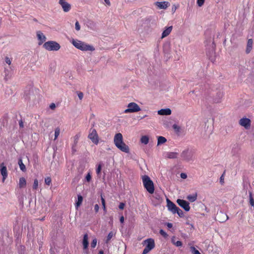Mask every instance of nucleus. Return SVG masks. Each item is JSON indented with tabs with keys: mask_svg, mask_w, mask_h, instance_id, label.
<instances>
[{
	"mask_svg": "<svg viewBox=\"0 0 254 254\" xmlns=\"http://www.w3.org/2000/svg\"><path fill=\"white\" fill-rule=\"evenodd\" d=\"M26 185V181L24 178L21 177L19 179V187L20 188H23L25 187Z\"/></svg>",
	"mask_w": 254,
	"mask_h": 254,
	"instance_id": "24",
	"label": "nucleus"
},
{
	"mask_svg": "<svg viewBox=\"0 0 254 254\" xmlns=\"http://www.w3.org/2000/svg\"><path fill=\"white\" fill-rule=\"evenodd\" d=\"M249 203L252 206L254 207V199L253 196V193L252 191H249Z\"/></svg>",
	"mask_w": 254,
	"mask_h": 254,
	"instance_id": "30",
	"label": "nucleus"
},
{
	"mask_svg": "<svg viewBox=\"0 0 254 254\" xmlns=\"http://www.w3.org/2000/svg\"><path fill=\"white\" fill-rule=\"evenodd\" d=\"M77 95L80 100H82L83 97V94L81 92H78Z\"/></svg>",
	"mask_w": 254,
	"mask_h": 254,
	"instance_id": "47",
	"label": "nucleus"
},
{
	"mask_svg": "<svg viewBox=\"0 0 254 254\" xmlns=\"http://www.w3.org/2000/svg\"><path fill=\"white\" fill-rule=\"evenodd\" d=\"M143 20H144L145 22L148 23H149L151 21V18L150 17H146Z\"/></svg>",
	"mask_w": 254,
	"mask_h": 254,
	"instance_id": "50",
	"label": "nucleus"
},
{
	"mask_svg": "<svg viewBox=\"0 0 254 254\" xmlns=\"http://www.w3.org/2000/svg\"><path fill=\"white\" fill-rule=\"evenodd\" d=\"M220 182L221 184H223L224 183V178H223V175H222L220 179Z\"/></svg>",
	"mask_w": 254,
	"mask_h": 254,
	"instance_id": "56",
	"label": "nucleus"
},
{
	"mask_svg": "<svg viewBox=\"0 0 254 254\" xmlns=\"http://www.w3.org/2000/svg\"><path fill=\"white\" fill-rule=\"evenodd\" d=\"M83 201V197L81 195H78L77 201L75 203V206L76 208L80 206Z\"/></svg>",
	"mask_w": 254,
	"mask_h": 254,
	"instance_id": "26",
	"label": "nucleus"
},
{
	"mask_svg": "<svg viewBox=\"0 0 254 254\" xmlns=\"http://www.w3.org/2000/svg\"><path fill=\"white\" fill-rule=\"evenodd\" d=\"M0 173L2 176V181L3 182L7 177V169L3 163L0 164Z\"/></svg>",
	"mask_w": 254,
	"mask_h": 254,
	"instance_id": "14",
	"label": "nucleus"
},
{
	"mask_svg": "<svg viewBox=\"0 0 254 254\" xmlns=\"http://www.w3.org/2000/svg\"><path fill=\"white\" fill-rule=\"evenodd\" d=\"M87 182H89L91 179V176L90 173H88L85 177Z\"/></svg>",
	"mask_w": 254,
	"mask_h": 254,
	"instance_id": "46",
	"label": "nucleus"
},
{
	"mask_svg": "<svg viewBox=\"0 0 254 254\" xmlns=\"http://www.w3.org/2000/svg\"><path fill=\"white\" fill-rule=\"evenodd\" d=\"M19 125L20 127H21V128H23V127L24 125H23V122H22V120H20L19 122Z\"/></svg>",
	"mask_w": 254,
	"mask_h": 254,
	"instance_id": "54",
	"label": "nucleus"
},
{
	"mask_svg": "<svg viewBox=\"0 0 254 254\" xmlns=\"http://www.w3.org/2000/svg\"><path fill=\"white\" fill-rule=\"evenodd\" d=\"M125 204L123 202H121L119 204V208L120 209H124V207H125Z\"/></svg>",
	"mask_w": 254,
	"mask_h": 254,
	"instance_id": "49",
	"label": "nucleus"
},
{
	"mask_svg": "<svg viewBox=\"0 0 254 254\" xmlns=\"http://www.w3.org/2000/svg\"><path fill=\"white\" fill-rule=\"evenodd\" d=\"M154 4L158 8L163 9H166L170 5L168 1H156Z\"/></svg>",
	"mask_w": 254,
	"mask_h": 254,
	"instance_id": "13",
	"label": "nucleus"
},
{
	"mask_svg": "<svg viewBox=\"0 0 254 254\" xmlns=\"http://www.w3.org/2000/svg\"><path fill=\"white\" fill-rule=\"evenodd\" d=\"M94 126V123H93L92 125V127L93 128V127Z\"/></svg>",
	"mask_w": 254,
	"mask_h": 254,
	"instance_id": "63",
	"label": "nucleus"
},
{
	"mask_svg": "<svg viewBox=\"0 0 254 254\" xmlns=\"http://www.w3.org/2000/svg\"><path fill=\"white\" fill-rule=\"evenodd\" d=\"M51 179L50 177H47L45 179V184L47 185H50L51 183Z\"/></svg>",
	"mask_w": 254,
	"mask_h": 254,
	"instance_id": "42",
	"label": "nucleus"
},
{
	"mask_svg": "<svg viewBox=\"0 0 254 254\" xmlns=\"http://www.w3.org/2000/svg\"><path fill=\"white\" fill-rule=\"evenodd\" d=\"M190 250L192 254H201L200 252L195 248L194 247H190Z\"/></svg>",
	"mask_w": 254,
	"mask_h": 254,
	"instance_id": "33",
	"label": "nucleus"
},
{
	"mask_svg": "<svg viewBox=\"0 0 254 254\" xmlns=\"http://www.w3.org/2000/svg\"><path fill=\"white\" fill-rule=\"evenodd\" d=\"M147 116L146 115H145L144 116H143V117L141 118V119H143L144 118V117H146Z\"/></svg>",
	"mask_w": 254,
	"mask_h": 254,
	"instance_id": "64",
	"label": "nucleus"
},
{
	"mask_svg": "<svg viewBox=\"0 0 254 254\" xmlns=\"http://www.w3.org/2000/svg\"><path fill=\"white\" fill-rule=\"evenodd\" d=\"M140 141L142 143L144 144H148L149 142V137L147 135H143L140 138Z\"/></svg>",
	"mask_w": 254,
	"mask_h": 254,
	"instance_id": "27",
	"label": "nucleus"
},
{
	"mask_svg": "<svg viewBox=\"0 0 254 254\" xmlns=\"http://www.w3.org/2000/svg\"><path fill=\"white\" fill-rule=\"evenodd\" d=\"M239 124L246 129H249L251 127V120L247 118H243L240 120Z\"/></svg>",
	"mask_w": 254,
	"mask_h": 254,
	"instance_id": "10",
	"label": "nucleus"
},
{
	"mask_svg": "<svg viewBox=\"0 0 254 254\" xmlns=\"http://www.w3.org/2000/svg\"><path fill=\"white\" fill-rule=\"evenodd\" d=\"M18 164L19 166L20 170L22 171H23V172L26 171V167H25V165L23 164V163L22 162V160L21 158H19L18 161Z\"/></svg>",
	"mask_w": 254,
	"mask_h": 254,
	"instance_id": "23",
	"label": "nucleus"
},
{
	"mask_svg": "<svg viewBox=\"0 0 254 254\" xmlns=\"http://www.w3.org/2000/svg\"><path fill=\"white\" fill-rule=\"evenodd\" d=\"M167 141V139L163 136H159L158 137L157 145H159L163 143H165Z\"/></svg>",
	"mask_w": 254,
	"mask_h": 254,
	"instance_id": "28",
	"label": "nucleus"
},
{
	"mask_svg": "<svg viewBox=\"0 0 254 254\" xmlns=\"http://www.w3.org/2000/svg\"><path fill=\"white\" fill-rule=\"evenodd\" d=\"M60 133V129L59 127H57L55 130V140L57 138Z\"/></svg>",
	"mask_w": 254,
	"mask_h": 254,
	"instance_id": "35",
	"label": "nucleus"
},
{
	"mask_svg": "<svg viewBox=\"0 0 254 254\" xmlns=\"http://www.w3.org/2000/svg\"><path fill=\"white\" fill-rule=\"evenodd\" d=\"M105 3L109 6L111 5V2L109 0H104Z\"/></svg>",
	"mask_w": 254,
	"mask_h": 254,
	"instance_id": "59",
	"label": "nucleus"
},
{
	"mask_svg": "<svg viewBox=\"0 0 254 254\" xmlns=\"http://www.w3.org/2000/svg\"><path fill=\"white\" fill-rule=\"evenodd\" d=\"M181 156L183 160L186 161H190L193 160V154L191 150L187 149L182 152Z\"/></svg>",
	"mask_w": 254,
	"mask_h": 254,
	"instance_id": "7",
	"label": "nucleus"
},
{
	"mask_svg": "<svg viewBox=\"0 0 254 254\" xmlns=\"http://www.w3.org/2000/svg\"><path fill=\"white\" fill-rule=\"evenodd\" d=\"M80 50L82 51H93L95 50L94 47L90 45H89L84 42H82Z\"/></svg>",
	"mask_w": 254,
	"mask_h": 254,
	"instance_id": "11",
	"label": "nucleus"
},
{
	"mask_svg": "<svg viewBox=\"0 0 254 254\" xmlns=\"http://www.w3.org/2000/svg\"><path fill=\"white\" fill-rule=\"evenodd\" d=\"M91 141L96 145L99 143V136L96 130L91 127L89 130V133L88 136Z\"/></svg>",
	"mask_w": 254,
	"mask_h": 254,
	"instance_id": "5",
	"label": "nucleus"
},
{
	"mask_svg": "<svg viewBox=\"0 0 254 254\" xmlns=\"http://www.w3.org/2000/svg\"><path fill=\"white\" fill-rule=\"evenodd\" d=\"M101 202H102V205L103 208L104 210L106 212V205H105V200L102 197V196H101Z\"/></svg>",
	"mask_w": 254,
	"mask_h": 254,
	"instance_id": "40",
	"label": "nucleus"
},
{
	"mask_svg": "<svg viewBox=\"0 0 254 254\" xmlns=\"http://www.w3.org/2000/svg\"><path fill=\"white\" fill-rule=\"evenodd\" d=\"M144 243L146 246L142 254H147L155 247L154 240L152 238H149L144 241Z\"/></svg>",
	"mask_w": 254,
	"mask_h": 254,
	"instance_id": "4",
	"label": "nucleus"
},
{
	"mask_svg": "<svg viewBox=\"0 0 254 254\" xmlns=\"http://www.w3.org/2000/svg\"><path fill=\"white\" fill-rule=\"evenodd\" d=\"M99 209V206L98 204H95L94 206V210L96 212H98Z\"/></svg>",
	"mask_w": 254,
	"mask_h": 254,
	"instance_id": "51",
	"label": "nucleus"
},
{
	"mask_svg": "<svg viewBox=\"0 0 254 254\" xmlns=\"http://www.w3.org/2000/svg\"><path fill=\"white\" fill-rule=\"evenodd\" d=\"M176 7H172V10L173 12H174L176 11Z\"/></svg>",
	"mask_w": 254,
	"mask_h": 254,
	"instance_id": "61",
	"label": "nucleus"
},
{
	"mask_svg": "<svg viewBox=\"0 0 254 254\" xmlns=\"http://www.w3.org/2000/svg\"><path fill=\"white\" fill-rule=\"evenodd\" d=\"M141 110L139 106L134 102L129 103L127 105V109L124 111L125 113H134Z\"/></svg>",
	"mask_w": 254,
	"mask_h": 254,
	"instance_id": "6",
	"label": "nucleus"
},
{
	"mask_svg": "<svg viewBox=\"0 0 254 254\" xmlns=\"http://www.w3.org/2000/svg\"><path fill=\"white\" fill-rule=\"evenodd\" d=\"M113 236V233L112 232H110L107 237L106 243H108Z\"/></svg>",
	"mask_w": 254,
	"mask_h": 254,
	"instance_id": "36",
	"label": "nucleus"
},
{
	"mask_svg": "<svg viewBox=\"0 0 254 254\" xmlns=\"http://www.w3.org/2000/svg\"><path fill=\"white\" fill-rule=\"evenodd\" d=\"M102 169V165L101 164H99L96 169V174L99 175Z\"/></svg>",
	"mask_w": 254,
	"mask_h": 254,
	"instance_id": "37",
	"label": "nucleus"
},
{
	"mask_svg": "<svg viewBox=\"0 0 254 254\" xmlns=\"http://www.w3.org/2000/svg\"><path fill=\"white\" fill-rule=\"evenodd\" d=\"M142 183L144 187L146 190L151 194L154 192V186L153 181L147 175H144L142 177Z\"/></svg>",
	"mask_w": 254,
	"mask_h": 254,
	"instance_id": "2",
	"label": "nucleus"
},
{
	"mask_svg": "<svg viewBox=\"0 0 254 254\" xmlns=\"http://www.w3.org/2000/svg\"><path fill=\"white\" fill-rule=\"evenodd\" d=\"M114 142L116 146L121 151L125 153H129V147L124 142L123 135L121 133L115 134Z\"/></svg>",
	"mask_w": 254,
	"mask_h": 254,
	"instance_id": "1",
	"label": "nucleus"
},
{
	"mask_svg": "<svg viewBox=\"0 0 254 254\" xmlns=\"http://www.w3.org/2000/svg\"><path fill=\"white\" fill-rule=\"evenodd\" d=\"M217 217L218 221L221 223L224 222L229 218L226 214L222 212H220L219 213H217Z\"/></svg>",
	"mask_w": 254,
	"mask_h": 254,
	"instance_id": "15",
	"label": "nucleus"
},
{
	"mask_svg": "<svg viewBox=\"0 0 254 254\" xmlns=\"http://www.w3.org/2000/svg\"><path fill=\"white\" fill-rule=\"evenodd\" d=\"M172 29L173 27L172 26L166 27L162 33L161 38L163 39L168 36L171 32Z\"/></svg>",
	"mask_w": 254,
	"mask_h": 254,
	"instance_id": "18",
	"label": "nucleus"
},
{
	"mask_svg": "<svg viewBox=\"0 0 254 254\" xmlns=\"http://www.w3.org/2000/svg\"><path fill=\"white\" fill-rule=\"evenodd\" d=\"M253 40L252 39H249L248 41L247 48H246V52L247 54L250 53V52L251 51V50L252 49V47H253Z\"/></svg>",
	"mask_w": 254,
	"mask_h": 254,
	"instance_id": "21",
	"label": "nucleus"
},
{
	"mask_svg": "<svg viewBox=\"0 0 254 254\" xmlns=\"http://www.w3.org/2000/svg\"><path fill=\"white\" fill-rule=\"evenodd\" d=\"M174 244L177 247H180L182 246V242L180 241H177L176 242H174Z\"/></svg>",
	"mask_w": 254,
	"mask_h": 254,
	"instance_id": "48",
	"label": "nucleus"
},
{
	"mask_svg": "<svg viewBox=\"0 0 254 254\" xmlns=\"http://www.w3.org/2000/svg\"><path fill=\"white\" fill-rule=\"evenodd\" d=\"M176 213H177L178 215L180 217H184L185 216L183 211L179 207L177 208V211H176Z\"/></svg>",
	"mask_w": 254,
	"mask_h": 254,
	"instance_id": "32",
	"label": "nucleus"
},
{
	"mask_svg": "<svg viewBox=\"0 0 254 254\" xmlns=\"http://www.w3.org/2000/svg\"><path fill=\"white\" fill-rule=\"evenodd\" d=\"M218 94V98H216L214 100V102H215V103H219L221 101V99L223 97V94L221 92H218L217 93Z\"/></svg>",
	"mask_w": 254,
	"mask_h": 254,
	"instance_id": "31",
	"label": "nucleus"
},
{
	"mask_svg": "<svg viewBox=\"0 0 254 254\" xmlns=\"http://www.w3.org/2000/svg\"><path fill=\"white\" fill-rule=\"evenodd\" d=\"M37 36L38 40L40 41L39 43V45H41L46 41V38L45 36L40 31L37 32Z\"/></svg>",
	"mask_w": 254,
	"mask_h": 254,
	"instance_id": "16",
	"label": "nucleus"
},
{
	"mask_svg": "<svg viewBox=\"0 0 254 254\" xmlns=\"http://www.w3.org/2000/svg\"><path fill=\"white\" fill-rule=\"evenodd\" d=\"M178 155L177 152H167L165 153V157L169 159H175L177 158Z\"/></svg>",
	"mask_w": 254,
	"mask_h": 254,
	"instance_id": "20",
	"label": "nucleus"
},
{
	"mask_svg": "<svg viewBox=\"0 0 254 254\" xmlns=\"http://www.w3.org/2000/svg\"><path fill=\"white\" fill-rule=\"evenodd\" d=\"M177 202L178 205L182 207L186 211H189L190 209V203L184 199H178Z\"/></svg>",
	"mask_w": 254,
	"mask_h": 254,
	"instance_id": "8",
	"label": "nucleus"
},
{
	"mask_svg": "<svg viewBox=\"0 0 254 254\" xmlns=\"http://www.w3.org/2000/svg\"><path fill=\"white\" fill-rule=\"evenodd\" d=\"M82 245L83 246V249L84 250H87L89 245L88 237L87 234H85L83 236Z\"/></svg>",
	"mask_w": 254,
	"mask_h": 254,
	"instance_id": "17",
	"label": "nucleus"
},
{
	"mask_svg": "<svg viewBox=\"0 0 254 254\" xmlns=\"http://www.w3.org/2000/svg\"><path fill=\"white\" fill-rule=\"evenodd\" d=\"M38 181L37 179H35L34 181V183H33V189L34 190H36L38 188Z\"/></svg>",
	"mask_w": 254,
	"mask_h": 254,
	"instance_id": "34",
	"label": "nucleus"
},
{
	"mask_svg": "<svg viewBox=\"0 0 254 254\" xmlns=\"http://www.w3.org/2000/svg\"><path fill=\"white\" fill-rule=\"evenodd\" d=\"M205 0H197V4L198 6H201L204 2Z\"/></svg>",
	"mask_w": 254,
	"mask_h": 254,
	"instance_id": "44",
	"label": "nucleus"
},
{
	"mask_svg": "<svg viewBox=\"0 0 254 254\" xmlns=\"http://www.w3.org/2000/svg\"><path fill=\"white\" fill-rule=\"evenodd\" d=\"M97 245V239L96 238H94L92 240L91 243V247L92 248H95L96 246Z\"/></svg>",
	"mask_w": 254,
	"mask_h": 254,
	"instance_id": "39",
	"label": "nucleus"
},
{
	"mask_svg": "<svg viewBox=\"0 0 254 254\" xmlns=\"http://www.w3.org/2000/svg\"><path fill=\"white\" fill-rule=\"evenodd\" d=\"M77 140H78V137H77L76 138V139H75V141H74V144L72 146V151L73 153L76 151L75 147L76 146V144L77 143Z\"/></svg>",
	"mask_w": 254,
	"mask_h": 254,
	"instance_id": "38",
	"label": "nucleus"
},
{
	"mask_svg": "<svg viewBox=\"0 0 254 254\" xmlns=\"http://www.w3.org/2000/svg\"><path fill=\"white\" fill-rule=\"evenodd\" d=\"M187 199L190 202H193L195 201L197 199V194L196 193L191 194L187 196Z\"/></svg>",
	"mask_w": 254,
	"mask_h": 254,
	"instance_id": "25",
	"label": "nucleus"
},
{
	"mask_svg": "<svg viewBox=\"0 0 254 254\" xmlns=\"http://www.w3.org/2000/svg\"><path fill=\"white\" fill-rule=\"evenodd\" d=\"M173 128L177 132H179L180 131V127L177 125L176 124H174L173 125Z\"/></svg>",
	"mask_w": 254,
	"mask_h": 254,
	"instance_id": "41",
	"label": "nucleus"
},
{
	"mask_svg": "<svg viewBox=\"0 0 254 254\" xmlns=\"http://www.w3.org/2000/svg\"><path fill=\"white\" fill-rule=\"evenodd\" d=\"M181 177L182 178V179H186L187 177V174H186L185 173H181Z\"/></svg>",
	"mask_w": 254,
	"mask_h": 254,
	"instance_id": "52",
	"label": "nucleus"
},
{
	"mask_svg": "<svg viewBox=\"0 0 254 254\" xmlns=\"http://www.w3.org/2000/svg\"><path fill=\"white\" fill-rule=\"evenodd\" d=\"M50 108L52 109V110H54L56 108V105L54 103H52L50 104Z\"/></svg>",
	"mask_w": 254,
	"mask_h": 254,
	"instance_id": "53",
	"label": "nucleus"
},
{
	"mask_svg": "<svg viewBox=\"0 0 254 254\" xmlns=\"http://www.w3.org/2000/svg\"><path fill=\"white\" fill-rule=\"evenodd\" d=\"M99 254H104V252L102 250H101L99 252Z\"/></svg>",
	"mask_w": 254,
	"mask_h": 254,
	"instance_id": "62",
	"label": "nucleus"
},
{
	"mask_svg": "<svg viewBox=\"0 0 254 254\" xmlns=\"http://www.w3.org/2000/svg\"><path fill=\"white\" fill-rule=\"evenodd\" d=\"M59 3L62 6L63 10L64 12H68L71 8V5L69 3H67L65 0H60Z\"/></svg>",
	"mask_w": 254,
	"mask_h": 254,
	"instance_id": "12",
	"label": "nucleus"
},
{
	"mask_svg": "<svg viewBox=\"0 0 254 254\" xmlns=\"http://www.w3.org/2000/svg\"><path fill=\"white\" fill-rule=\"evenodd\" d=\"M120 221L121 223H123L124 222V217L123 216H122L120 218Z\"/></svg>",
	"mask_w": 254,
	"mask_h": 254,
	"instance_id": "58",
	"label": "nucleus"
},
{
	"mask_svg": "<svg viewBox=\"0 0 254 254\" xmlns=\"http://www.w3.org/2000/svg\"><path fill=\"white\" fill-rule=\"evenodd\" d=\"M82 41L78 40L77 39H73L71 41V43L72 45L77 49L80 50L81 48V44L82 43Z\"/></svg>",
	"mask_w": 254,
	"mask_h": 254,
	"instance_id": "22",
	"label": "nucleus"
},
{
	"mask_svg": "<svg viewBox=\"0 0 254 254\" xmlns=\"http://www.w3.org/2000/svg\"><path fill=\"white\" fill-rule=\"evenodd\" d=\"M159 233L164 238H167L168 236V234L162 229L160 230Z\"/></svg>",
	"mask_w": 254,
	"mask_h": 254,
	"instance_id": "43",
	"label": "nucleus"
},
{
	"mask_svg": "<svg viewBox=\"0 0 254 254\" xmlns=\"http://www.w3.org/2000/svg\"><path fill=\"white\" fill-rule=\"evenodd\" d=\"M211 47H212V48L213 49H215V44H214V42H212V45H211Z\"/></svg>",
	"mask_w": 254,
	"mask_h": 254,
	"instance_id": "60",
	"label": "nucleus"
},
{
	"mask_svg": "<svg viewBox=\"0 0 254 254\" xmlns=\"http://www.w3.org/2000/svg\"><path fill=\"white\" fill-rule=\"evenodd\" d=\"M171 110L169 108L162 109L158 111L160 115H170L171 114Z\"/></svg>",
	"mask_w": 254,
	"mask_h": 254,
	"instance_id": "19",
	"label": "nucleus"
},
{
	"mask_svg": "<svg viewBox=\"0 0 254 254\" xmlns=\"http://www.w3.org/2000/svg\"><path fill=\"white\" fill-rule=\"evenodd\" d=\"M166 226L168 227V228H171L173 227V225L171 223H167Z\"/></svg>",
	"mask_w": 254,
	"mask_h": 254,
	"instance_id": "57",
	"label": "nucleus"
},
{
	"mask_svg": "<svg viewBox=\"0 0 254 254\" xmlns=\"http://www.w3.org/2000/svg\"><path fill=\"white\" fill-rule=\"evenodd\" d=\"M5 62L8 64H11V61H10V59H9L7 57H6L5 59Z\"/></svg>",
	"mask_w": 254,
	"mask_h": 254,
	"instance_id": "55",
	"label": "nucleus"
},
{
	"mask_svg": "<svg viewBox=\"0 0 254 254\" xmlns=\"http://www.w3.org/2000/svg\"><path fill=\"white\" fill-rule=\"evenodd\" d=\"M167 206L169 211L171 212L173 214L176 213V211L177 210V207L174 203L171 201L169 198H167Z\"/></svg>",
	"mask_w": 254,
	"mask_h": 254,
	"instance_id": "9",
	"label": "nucleus"
},
{
	"mask_svg": "<svg viewBox=\"0 0 254 254\" xmlns=\"http://www.w3.org/2000/svg\"><path fill=\"white\" fill-rule=\"evenodd\" d=\"M153 197L158 200V202L161 201L162 199L161 195L157 191L154 192V194L153 195Z\"/></svg>",
	"mask_w": 254,
	"mask_h": 254,
	"instance_id": "29",
	"label": "nucleus"
},
{
	"mask_svg": "<svg viewBox=\"0 0 254 254\" xmlns=\"http://www.w3.org/2000/svg\"><path fill=\"white\" fill-rule=\"evenodd\" d=\"M43 47L48 51H58L60 48V45L57 42L53 41H49L45 42L43 45Z\"/></svg>",
	"mask_w": 254,
	"mask_h": 254,
	"instance_id": "3",
	"label": "nucleus"
},
{
	"mask_svg": "<svg viewBox=\"0 0 254 254\" xmlns=\"http://www.w3.org/2000/svg\"><path fill=\"white\" fill-rule=\"evenodd\" d=\"M75 28L77 31H79L80 29V26L78 21H76L75 24Z\"/></svg>",
	"mask_w": 254,
	"mask_h": 254,
	"instance_id": "45",
	"label": "nucleus"
}]
</instances>
